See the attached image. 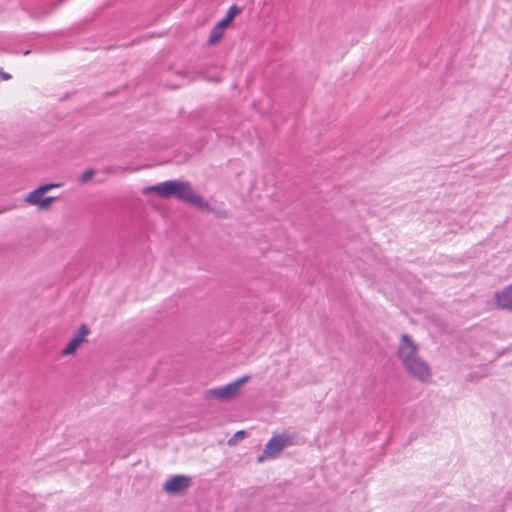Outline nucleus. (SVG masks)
<instances>
[{"instance_id":"obj_14","label":"nucleus","mask_w":512,"mask_h":512,"mask_svg":"<svg viewBox=\"0 0 512 512\" xmlns=\"http://www.w3.org/2000/svg\"><path fill=\"white\" fill-rule=\"evenodd\" d=\"M230 22H231V21H230V20H228V18H227V17H225L224 19H222L221 21H219V22L216 24V26H217L218 28H221V29L224 31V30H225V28L229 25V23H230Z\"/></svg>"},{"instance_id":"obj_9","label":"nucleus","mask_w":512,"mask_h":512,"mask_svg":"<svg viewBox=\"0 0 512 512\" xmlns=\"http://www.w3.org/2000/svg\"><path fill=\"white\" fill-rule=\"evenodd\" d=\"M495 301L498 308L512 311V284L497 292Z\"/></svg>"},{"instance_id":"obj_8","label":"nucleus","mask_w":512,"mask_h":512,"mask_svg":"<svg viewBox=\"0 0 512 512\" xmlns=\"http://www.w3.org/2000/svg\"><path fill=\"white\" fill-rule=\"evenodd\" d=\"M89 329L87 325L82 324L77 332L73 335L68 345L62 350V355H72L76 352L77 348L85 341L86 335H88Z\"/></svg>"},{"instance_id":"obj_13","label":"nucleus","mask_w":512,"mask_h":512,"mask_svg":"<svg viewBox=\"0 0 512 512\" xmlns=\"http://www.w3.org/2000/svg\"><path fill=\"white\" fill-rule=\"evenodd\" d=\"M245 436V432L244 431H238L234 434V437L231 438L229 441H228V444L229 445H232L234 444L238 439H243Z\"/></svg>"},{"instance_id":"obj_11","label":"nucleus","mask_w":512,"mask_h":512,"mask_svg":"<svg viewBox=\"0 0 512 512\" xmlns=\"http://www.w3.org/2000/svg\"><path fill=\"white\" fill-rule=\"evenodd\" d=\"M240 12V8H238L236 5H233L229 8L226 17L228 20L232 21L233 18Z\"/></svg>"},{"instance_id":"obj_1","label":"nucleus","mask_w":512,"mask_h":512,"mask_svg":"<svg viewBox=\"0 0 512 512\" xmlns=\"http://www.w3.org/2000/svg\"><path fill=\"white\" fill-rule=\"evenodd\" d=\"M146 193L156 192L162 198L176 197L200 208L208 207V203L198 195L188 182L168 180L144 189Z\"/></svg>"},{"instance_id":"obj_7","label":"nucleus","mask_w":512,"mask_h":512,"mask_svg":"<svg viewBox=\"0 0 512 512\" xmlns=\"http://www.w3.org/2000/svg\"><path fill=\"white\" fill-rule=\"evenodd\" d=\"M189 485H190L189 477L184 476V475H175L165 482L163 489L168 494L175 495V494H181L184 491H186L188 489Z\"/></svg>"},{"instance_id":"obj_12","label":"nucleus","mask_w":512,"mask_h":512,"mask_svg":"<svg viewBox=\"0 0 512 512\" xmlns=\"http://www.w3.org/2000/svg\"><path fill=\"white\" fill-rule=\"evenodd\" d=\"M93 175H94V170H92V169L86 170L81 175V182L85 183V182L89 181L93 177Z\"/></svg>"},{"instance_id":"obj_6","label":"nucleus","mask_w":512,"mask_h":512,"mask_svg":"<svg viewBox=\"0 0 512 512\" xmlns=\"http://www.w3.org/2000/svg\"><path fill=\"white\" fill-rule=\"evenodd\" d=\"M407 373L421 383H429L432 378V372L429 364L421 357L413 359L403 366Z\"/></svg>"},{"instance_id":"obj_3","label":"nucleus","mask_w":512,"mask_h":512,"mask_svg":"<svg viewBox=\"0 0 512 512\" xmlns=\"http://www.w3.org/2000/svg\"><path fill=\"white\" fill-rule=\"evenodd\" d=\"M249 380V376H243L236 381H233L227 385L212 388L205 392L206 399H218L220 401H228L236 397L240 391V388Z\"/></svg>"},{"instance_id":"obj_2","label":"nucleus","mask_w":512,"mask_h":512,"mask_svg":"<svg viewBox=\"0 0 512 512\" xmlns=\"http://www.w3.org/2000/svg\"><path fill=\"white\" fill-rule=\"evenodd\" d=\"M296 438V434L287 432L273 436L267 442L262 454L258 456L257 462L261 463L266 459H275L283 449L295 444Z\"/></svg>"},{"instance_id":"obj_4","label":"nucleus","mask_w":512,"mask_h":512,"mask_svg":"<svg viewBox=\"0 0 512 512\" xmlns=\"http://www.w3.org/2000/svg\"><path fill=\"white\" fill-rule=\"evenodd\" d=\"M60 184L50 183L44 184L31 191L26 197L25 202L29 205L36 206L39 210H48L53 201L54 197L45 196V193L52 188L59 187Z\"/></svg>"},{"instance_id":"obj_16","label":"nucleus","mask_w":512,"mask_h":512,"mask_svg":"<svg viewBox=\"0 0 512 512\" xmlns=\"http://www.w3.org/2000/svg\"><path fill=\"white\" fill-rule=\"evenodd\" d=\"M29 53H30V51H25L24 55H28Z\"/></svg>"},{"instance_id":"obj_5","label":"nucleus","mask_w":512,"mask_h":512,"mask_svg":"<svg viewBox=\"0 0 512 512\" xmlns=\"http://www.w3.org/2000/svg\"><path fill=\"white\" fill-rule=\"evenodd\" d=\"M419 347L418 345L408 336L407 334H403L400 338L397 355L401 361V364L405 366L413 359H417Z\"/></svg>"},{"instance_id":"obj_15","label":"nucleus","mask_w":512,"mask_h":512,"mask_svg":"<svg viewBox=\"0 0 512 512\" xmlns=\"http://www.w3.org/2000/svg\"><path fill=\"white\" fill-rule=\"evenodd\" d=\"M10 78V74L0 71V80H9Z\"/></svg>"},{"instance_id":"obj_10","label":"nucleus","mask_w":512,"mask_h":512,"mask_svg":"<svg viewBox=\"0 0 512 512\" xmlns=\"http://www.w3.org/2000/svg\"><path fill=\"white\" fill-rule=\"evenodd\" d=\"M224 31L221 28H218L216 25L212 28L209 35V43L214 44L217 43L223 37Z\"/></svg>"}]
</instances>
